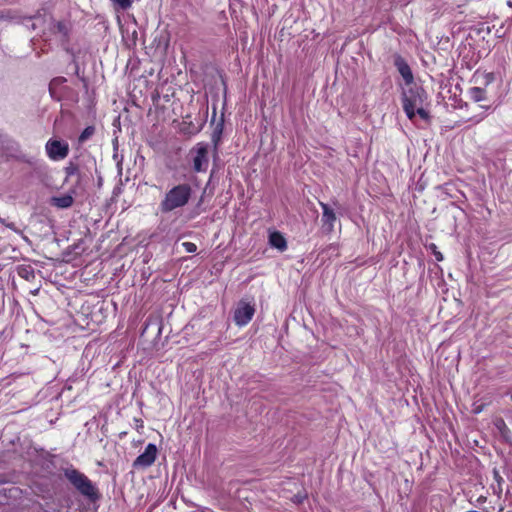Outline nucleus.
<instances>
[{
  "label": "nucleus",
  "mask_w": 512,
  "mask_h": 512,
  "mask_svg": "<svg viewBox=\"0 0 512 512\" xmlns=\"http://www.w3.org/2000/svg\"><path fill=\"white\" fill-rule=\"evenodd\" d=\"M431 248L433 249L434 256H435L436 260L437 261H442L443 260V255H442L441 252L436 251V245L435 244H431Z\"/></svg>",
  "instance_id": "obj_23"
},
{
  "label": "nucleus",
  "mask_w": 512,
  "mask_h": 512,
  "mask_svg": "<svg viewBox=\"0 0 512 512\" xmlns=\"http://www.w3.org/2000/svg\"><path fill=\"white\" fill-rule=\"evenodd\" d=\"M95 134V127L94 126H87L79 135L78 142L80 144H83L88 139H90Z\"/></svg>",
  "instance_id": "obj_16"
},
{
  "label": "nucleus",
  "mask_w": 512,
  "mask_h": 512,
  "mask_svg": "<svg viewBox=\"0 0 512 512\" xmlns=\"http://www.w3.org/2000/svg\"><path fill=\"white\" fill-rule=\"evenodd\" d=\"M61 472L69 484L90 503L101 499L99 489L84 473L73 465L62 467Z\"/></svg>",
  "instance_id": "obj_1"
},
{
  "label": "nucleus",
  "mask_w": 512,
  "mask_h": 512,
  "mask_svg": "<svg viewBox=\"0 0 512 512\" xmlns=\"http://www.w3.org/2000/svg\"><path fill=\"white\" fill-rule=\"evenodd\" d=\"M193 156V170L195 172H205L208 167V144L200 142L191 149Z\"/></svg>",
  "instance_id": "obj_5"
},
{
  "label": "nucleus",
  "mask_w": 512,
  "mask_h": 512,
  "mask_svg": "<svg viewBox=\"0 0 512 512\" xmlns=\"http://www.w3.org/2000/svg\"><path fill=\"white\" fill-rule=\"evenodd\" d=\"M11 11L10 10H7V11H3L1 16H0V19H11Z\"/></svg>",
  "instance_id": "obj_24"
},
{
  "label": "nucleus",
  "mask_w": 512,
  "mask_h": 512,
  "mask_svg": "<svg viewBox=\"0 0 512 512\" xmlns=\"http://www.w3.org/2000/svg\"><path fill=\"white\" fill-rule=\"evenodd\" d=\"M193 194V188L189 183H180L166 191L159 204L161 213H169L186 206Z\"/></svg>",
  "instance_id": "obj_2"
},
{
  "label": "nucleus",
  "mask_w": 512,
  "mask_h": 512,
  "mask_svg": "<svg viewBox=\"0 0 512 512\" xmlns=\"http://www.w3.org/2000/svg\"><path fill=\"white\" fill-rule=\"evenodd\" d=\"M18 274L20 277L28 280L30 277L34 276V271L30 266H26L19 268Z\"/></svg>",
  "instance_id": "obj_17"
},
{
  "label": "nucleus",
  "mask_w": 512,
  "mask_h": 512,
  "mask_svg": "<svg viewBox=\"0 0 512 512\" xmlns=\"http://www.w3.org/2000/svg\"><path fill=\"white\" fill-rule=\"evenodd\" d=\"M157 447L153 443H149L144 452L141 453L134 461L133 468L134 469H145L150 467L156 460L157 456Z\"/></svg>",
  "instance_id": "obj_7"
},
{
  "label": "nucleus",
  "mask_w": 512,
  "mask_h": 512,
  "mask_svg": "<svg viewBox=\"0 0 512 512\" xmlns=\"http://www.w3.org/2000/svg\"><path fill=\"white\" fill-rule=\"evenodd\" d=\"M394 65L397 68L400 75L405 81V85L412 84L414 82L413 73L406 60L400 55H396L394 58Z\"/></svg>",
  "instance_id": "obj_11"
},
{
  "label": "nucleus",
  "mask_w": 512,
  "mask_h": 512,
  "mask_svg": "<svg viewBox=\"0 0 512 512\" xmlns=\"http://www.w3.org/2000/svg\"><path fill=\"white\" fill-rule=\"evenodd\" d=\"M427 93L422 86L413 82L402 89V106L407 117L413 120L415 107L424 105L427 100Z\"/></svg>",
  "instance_id": "obj_3"
},
{
  "label": "nucleus",
  "mask_w": 512,
  "mask_h": 512,
  "mask_svg": "<svg viewBox=\"0 0 512 512\" xmlns=\"http://www.w3.org/2000/svg\"><path fill=\"white\" fill-rule=\"evenodd\" d=\"M72 194H76V188L71 189L70 193L68 194H64L61 196H53L50 199V204L59 209L70 208L74 203Z\"/></svg>",
  "instance_id": "obj_12"
},
{
  "label": "nucleus",
  "mask_w": 512,
  "mask_h": 512,
  "mask_svg": "<svg viewBox=\"0 0 512 512\" xmlns=\"http://www.w3.org/2000/svg\"><path fill=\"white\" fill-rule=\"evenodd\" d=\"M320 206L322 208V230L325 234H330L334 230V224L337 220L336 214L334 210L324 202H320Z\"/></svg>",
  "instance_id": "obj_10"
},
{
  "label": "nucleus",
  "mask_w": 512,
  "mask_h": 512,
  "mask_svg": "<svg viewBox=\"0 0 512 512\" xmlns=\"http://www.w3.org/2000/svg\"><path fill=\"white\" fill-rule=\"evenodd\" d=\"M307 498L306 493H297L292 497V502L295 504H302L303 501Z\"/></svg>",
  "instance_id": "obj_20"
},
{
  "label": "nucleus",
  "mask_w": 512,
  "mask_h": 512,
  "mask_svg": "<svg viewBox=\"0 0 512 512\" xmlns=\"http://www.w3.org/2000/svg\"><path fill=\"white\" fill-rule=\"evenodd\" d=\"M416 114L419 115L425 121H428L430 119V115H429L428 111H426L423 108V105H419V106L415 107V115Z\"/></svg>",
  "instance_id": "obj_19"
},
{
  "label": "nucleus",
  "mask_w": 512,
  "mask_h": 512,
  "mask_svg": "<svg viewBox=\"0 0 512 512\" xmlns=\"http://www.w3.org/2000/svg\"><path fill=\"white\" fill-rule=\"evenodd\" d=\"M482 411V408L481 407H475L474 408V413L478 414Z\"/></svg>",
  "instance_id": "obj_25"
},
{
  "label": "nucleus",
  "mask_w": 512,
  "mask_h": 512,
  "mask_svg": "<svg viewBox=\"0 0 512 512\" xmlns=\"http://www.w3.org/2000/svg\"><path fill=\"white\" fill-rule=\"evenodd\" d=\"M254 313V306L241 300L234 311V321L238 326H244L251 321Z\"/></svg>",
  "instance_id": "obj_8"
},
{
  "label": "nucleus",
  "mask_w": 512,
  "mask_h": 512,
  "mask_svg": "<svg viewBox=\"0 0 512 512\" xmlns=\"http://www.w3.org/2000/svg\"><path fill=\"white\" fill-rule=\"evenodd\" d=\"M469 96L475 102L486 100V90L481 87H472L469 89Z\"/></svg>",
  "instance_id": "obj_15"
},
{
  "label": "nucleus",
  "mask_w": 512,
  "mask_h": 512,
  "mask_svg": "<svg viewBox=\"0 0 512 512\" xmlns=\"http://www.w3.org/2000/svg\"><path fill=\"white\" fill-rule=\"evenodd\" d=\"M182 246L185 248L186 252L188 253H194L197 250L196 244L192 242H184Z\"/></svg>",
  "instance_id": "obj_22"
},
{
  "label": "nucleus",
  "mask_w": 512,
  "mask_h": 512,
  "mask_svg": "<svg viewBox=\"0 0 512 512\" xmlns=\"http://www.w3.org/2000/svg\"><path fill=\"white\" fill-rule=\"evenodd\" d=\"M269 243L272 247L277 248L280 251H284L287 248L286 239L278 231H274V232L270 233Z\"/></svg>",
  "instance_id": "obj_13"
},
{
  "label": "nucleus",
  "mask_w": 512,
  "mask_h": 512,
  "mask_svg": "<svg viewBox=\"0 0 512 512\" xmlns=\"http://www.w3.org/2000/svg\"><path fill=\"white\" fill-rule=\"evenodd\" d=\"M217 111L216 107H213V113H212V119L211 124L214 125L212 134H211V141L213 144L214 154L215 156L218 153V148L222 139V134L224 130V113H221L219 120H216Z\"/></svg>",
  "instance_id": "obj_9"
},
{
  "label": "nucleus",
  "mask_w": 512,
  "mask_h": 512,
  "mask_svg": "<svg viewBox=\"0 0 512 512\" xmlns=\"http://www.w3.org/2000/svg\"><path fill=\"white\" fill-rule=\"evenodd\" d=\"M5 225H6L7 227H9V228H11V229L15 230V225H14V223H9V224H5Z\"/></svg>",
  "instance_id": "obj_26"
},
{
  "label": "nucleus",
  "mask_w": 512,
  "mask_h": 512,
  "mask_svg": "<svg viewBox=\"0 0 512 512\" xmlns=\"http://www.w3.org/2000/svg\"><path fill=\"white\" fill-rule=\"evenodd\" d=\"M66 81V79L64 77H57V78H54L51 82H50V85H49V91L51 93V95H53V86L54 85H58V84H61V83H64Z\"/></svg>",
  "instance_id": "obj_21"
},
{
  "label": "nucleus",
  "mask_w": 512,
  "mask_h": 512,
  "mask_svg": "<svg viewBox=\"0 0 512 512\" xmlns=\"http://www.w3.org/2000/svg\"><path fill=\"white\" fill-rule=\"evenodd\" d=\"M113 2L114 5L118 7V9L121 10H127L132 5V0H110Z\"/></svg>",
  "instance_id": "obj_18"
},
{
  "label": "nucleus",
  "mask_w": 512,
  "mask_h": 512,
  "mask_svg": "<svg viewBox=\"0 0 512 512\" xmlns=\"http://www.w3.org/2000/svg\"><path fill=\"white\" fill-rule=\"evenodd\" d=\"M49 31L61 42L63 46H66L71 41L73 22L69 18H51L49 22Z\"/></svg>",
  "instance_id": "obj_4"
},
{
  "label": "nucleus",
  "mask_w": 512,
  "mask_h": 512,
  "mask_svg": "<svg viewBox=\"0 0 512 512\" xmlns=\"http://www.w3.org/2000/svg\"><path fill=\"white\" fill-rule=\"evenodd\" d=\"M507 5H508L509 7H511V8H512V1H510V0H509V1L507 2Z\"/></svg>",
  "instance_id": "obj_27"
},
{
  "label": "nucleus",
  "mask_w": 512,
  "mask_h": 512,
  "mask_svg": "<svg viewBox=\"0 0 512 512\" xmlns=\"http://www.w3.org/2000/svg\"><path fill=\"white\" fill-rule=\"evenodd\" d=\"M64 171H65V174H66L65 181H67L69 177H72V176L76 175L78 177L77 183L80 182V179H81L80 169H79V166H78L77 163H75L73 161H70L67 164V166L64 168Z\"/></svg>",
  "instance_id": "obj_14"
},
{
  "label": "nucleus",
  "mask_w": 512,
  "mask_h": 512,
  "mask_svg": "<svg viewBox=\"0 0 512 512\" xmlns=\"http://www.w3.org/2000/svg\"><path fill=\"white\" fill-rule=\"evenodd\" d=\"M0 222L5 224L4 220L0 217Z\"/></svg>",
  "instance_id": "obj_28"
},
{
  "label": "nucleus",
  "mask_w": 512,
  "mask_h": 512,
  "mask_svg": "<svg viewBox=\"0 0 512 512\" xmlns=\"http://www.w3.org/2000/svg\"><path fill=\"white\" fill-rule=\"evenodd\" d=\"M46 153L51 160L57 161L66 158L69 154L67 142L49 139L45 145Z\"/></svg>",
  "instance_id": "obj_6"
}]
</instances>
